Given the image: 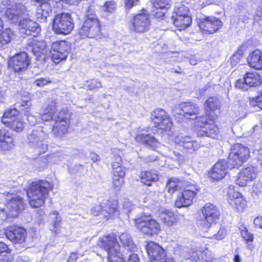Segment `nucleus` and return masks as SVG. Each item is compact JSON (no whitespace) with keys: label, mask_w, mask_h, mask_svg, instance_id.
I'll return each mask as SVG.
<instances>
[{"label":"nucleus","mask_w":262,"mask_h":262,"mask_svg":"<svg viewBox=\"0 0 262 262\" xmlns=\"http://www.w3.org/2000/svg\"><path fill=\"white\" fill-rule=\"evenodd\" d=\"M201 111V109L198 104L186 102L175 105L172 109V113L179 122H183L184 119H194V124L200 128L196 133L198 136L216 138L219 132L217 126L212 119L207 120L206 117L199 116Z\"/></svg>","instance_id":"1"},{"label":"nucleus","mask_w":262,"mask_h":262,"mask_svg":"<svg viewBox=\"0 0 262 262\" xmlns=\"http://www.w3.org/2000/svg\"><path fill=\"white\" fill-rule=\"evenodd\" d=\"M98 245L107 252L108 262H140L137 254L130 252L125 255L120 252V245L114 234L103 236Z\"/></svg>","instance_id":"2"},{"label":"nucleus","mask_w":262,"mask_h":262,"mask_svg":"<svg viewBox=\"0 0 262 262\" xmlns=\"http://www.w3.org/2000/svg\"><path fill=\"white\" fill-rule=\"evenodd\" d=\"M56 110V102L55 101H52L43 106V112L39 114V117L43 121H49L54 119L55 123L52 128L53 132L55 135L60 136L68 131L69 115L67 111L63 110L55 116Z\"/></svg>","instance_id":"3"},{"label":"nucleus","mask_w":262,"mask_h":262,"mask_svg":"<svg viewBox=\"0 0 262 262\" xmlns=\"http://www.w3.org/2000/svg\"><path fill=\"white\" fill-rule=\"evenodd\" d=\"M53 188V184L47 181L41 180L33 182L27 191L30 205L34 208L42 206L49 191Z\"/></svg>","instance_id":"4"},{"label":"nucleus","mask_w":262,"mask_h":262,"mask_svg":"<svg viewBox=\"0 0 262 262\" xmlns=\"http://www.w3.org/2000/svg\"><path fill=\"white\" fill-rule=\"evenodd\" d=\"M135 224L140 232L147 235L157 234L161 230L159 223L150 214L144 213L135 220Z\"/></svg>","instance_id":"5"},{"label":"nucleus","mask_w":262,"mask_h":262,"mask_svg":"<svg viewBox=\"0 0 262 262\" xmlns=\"http://www.w3.org/2000/svg\"><path fill=\"white\" fill-rule=\"evenodd\" d=\"M249 148L241 144H234L231 149L228 163L230 169L238 167L249 158Z\"/></svg>","instance_id":"6"},{"label":"nucleus","mask_w":262,"mask_h":262,"mask_svg":"<svg viewBox=\"0 0 262 262\" xmlns=\"http://www.w3.org/2000/svg\"><path fill=\"white\" fill-rule=\"evenodd\" d=\"M74 28V23L71 14L60 13L57 14L53 20V30L57 34L67 35Z\"/></svg>","instance_id":"7"},{"label":"nucleus","mask_w":262,"mask_h":262,"mask_svg":"<svg viewBox=\"0 0 262 262\" xmlns=\"http://www.w3.org/2000/svg\"><path fill=\"white\" fill-rule=\"evenodd\" d=\"M151 119L155 126L159 129L169 131L173 125L172 120L168 113L162 109L157 108L152 112Z\"/></svg>","instance_id":"8"},{"label":"nucleus","mask_w":262,"mask_h":262,"mask_svg":"<svg viewBox=\"0 0 262 262\" xmlns=\"http://www.w3.org/2000/svg\"><path fill=\"white\" fill-rule=\"evenodd\" d=\"M202 212L203 219L201 224L206 229L218 221L221 214L219 209L211 203L206 204L202 209Z\"/></svg>","instance_id":"9"},{"label":"nucleus","mask_w":262,"mask_h":262,"mask_svg":"<svg viewBox=\"0 0 262 262\" xmlns=\"http://www.w3.org/2000/svg\"><path fill=\"white\" fill-rule=\"evenodd\" d=\"M79 35L82 39L93 38L100 35V24L98 19H85L83 26L79 30Z\"/></svg>","instance_id":"10"},{"label":"nucleus","mask_w":262,"mask_h":262,"mask_svg":"<svg viewBox=\"0 0 262 262\" xmlns=\"http://www.w3.org/2000/svg\"><path fill=\"white\" fill-rule=\"evenodd\" d=\"M200 191L199 188L194 184L187 186L177 197L175 205L178 208L187 207L190 205L196 194Z\"/></svg>","instance_id":"11"},{"label":"nucleus","mask_w":262,"mask_h":262,"mask_svg":"<svg viewBox=\"0 0 262 262\" xmlns=\"http://www.w3.org/2000/svg\"><path fill=\"white\" fill-rule=\"evenodd\" d=\"M46 135L40 128L33 129L32 133L29 134L28 140L30 145L36 150L39 154L44 153L48 149V145L43 140Z\"/></svg>","instance_id":"12"},{"label":"nucleus","mask_w":262,"mask_h":262,"mask_svg":"<svg viewBox=\"0 0 262 262\" xmlns=\"http://www.w3.org/2000/svg\"><path fill=\"white\" fill-rule=\"evenodd\" d=\"M145 248L152 262H174L173 258L167 257L165 250L154 242H148Z\"/></svg>","instance_id":"13"},{"label":"nucleus","mask_w":262,"mask_h":262,"mask_svg":"<svg viewBox=\"0 0 262 262\" xmlns=\"http://www.w3.org/2000/svg\"><path fill=\"white\" fill-rule=\"evenodd\" d=\"M130 29L134 32L141 33L148 31L150 25V16L143 10L141 14L136 15L131 20Z\"/></svg>","instance_id":"14"},{"label":"nucleus","mask_w":262,"mask_h":262,"mask_svg":"<svg viewBox=\"0 0 262 262\" xmlns=\"http://www.w3.org/2000/svg\"><path fill=\"white\" fill-rule=\"evenodd\" d=\"M6 206L9 211V215L16 217L20 211L24 208L23 198L16 194L8 193L6 195Z\"/></svg>","instance_id":"15"},{"label":"nucleus","mask_w":262,"mask_h":262,"mask_svg":"<svg viewBox=\"0 0 262 262\" xmlns=\"http://www.w3.org/2000/svg\"><path fill=\"white\" fill-rule=\"evenodd\" d=\"M26 12V7L23 4L15 3L8 5L5 16L11 23L15 24L25 16Z\"/></svg>","instance_id":"16"},{"label":"nucleus","mask_w":262,"mask_h":262,"mask_svg":"<svg viewBox=\"0 0 262 262\" xmlns=\"http://www.w3.org/2000/svg\"><path fill=\"white\" fill-rule=\"evenodd\" d=\"M30 63V59L25 52L16 54L9 61L10 67L12 68L15 72L18 73L25 72Z\"/></svg>","instance_id":"17"},{"label":"nucleus","mask_w":262,"mask_h":262,"mask_svg":"<svg viewBox=\"0 0 262 262\" xmlns=\"http://www.w3.org/2000/svg\"><path fill=\"white\" fill-rule=\"evenodd\" d=\"M70 50V47L65 41H59L53 42L51 46L50 53L55 63L66 59Z\"/></svg>","instance_id":"18"},{"label":"nucleus","mask_w":262,"mask_h":262,"mask_svg":"<svg viewBox=\"0 0 262 262\" xmlns=\"http://www.w3.org/2000/svg\"><path fill=\"white\" fill-rule=\"evenodd\" d=\"M18 26L19 32L23 37L38 33L40 31L38 24L28 17L21 19Z\"/></svg>","instance_id":"19"},{"label":"nucleus","mask_w":262,"mask_h":262,"mask_svg":"<svg viewBox=\"0 0 262 262\" xmlns=\"http://www.w3.org/2000/svg\"><path fill=\"white\" fill-rule=\"evenodd\" d=\"M230 204L238 211H243L246 206V201L239 192L234 190V186L230 185L227 192Z\"/></svg>","instance_id":"20"},{"label":"nucleus","mask_w":262,"mask_h":262,"mask_svg":"<svg viewBox=\"0 0 262 262\" xmlns=\"http://www.w3.org/2000/svg\"><path fill=\"white\" fill-rule=\"evenodd\" d=\"M223 26L222 22L219 19L213 16H209L205 18L200 23V29L210 34H212L217 31Z\"/></svg>","instance_id":"21"},{"label":"nucleus","mask_w":262,"mask_h":262,"mask_svg":"<svg viewBox=\"0 0 262 262\" xmlns=\"http://www.w3.org/2000/svg\"><path fill=\"white\" fill-rule=\"evenodd\" d=\"M8 239L14 244H22L27 236L26 231L21 227L11 226L6 231Z\"/></svg>","instance_id":"22"},{"label":"nucleus","mask_w":262,"mask_h":262,"mask_svg":"<svg viewBox=\"0 0 262 262\" xmlns=\"http://www.w3.org/2000/svg\"><path fill=\"white\" fill-rule=\"evenodd\" d=\"M257 176V170L255 167L250 165L243 169L239 173L236 183L239 186L244 187L249 182L255 179Z\"/></svg>","instance_id":"23"},{"label":"nucleus","mask_w":262,"mask_h":262,"mask_svg":"<svg viewBox=\"0 0 262 262\" xmlns=\"http://www.w3.org/2000/svg\"><path fill=\"white\" fill-rule=\"evenodd\" d=\"M228 166V161L225 160H219L212 167L209 172V176L213 180L217 181L225 177L227 173Z\"/></svg>","instance_id":"24"},{"label":"nucleus","mask_w":262,"mask_h":262,"mask_svg":"<svg viewBox=\"0 0 262 262\" xmlns=\"http://www.w3.org/2000/svg\"><path fill=\"white\" fill-rule=\"evenodd\" d=\"M102 206L103 207L102 215L105 220L119 215L118 203L117 200H107L105 202L102 203Z\"/></svg>","instance_id":"25"},{"label":"nucleus","mask_w":262,"mask_h":262,"mask_svg":"<svg viewBox=\"0 0 262 262\" xmlns=\"http://www.w3.org/2000/svg\"><path fill=\"white\" fill-rule=\"evenodd\" d=\"M204 107L206 112V116L205 117H206L207 120L211 119L214 121L212 117V113H214L215 111L220 110L221 102L217 97H211L205 101Z\"/></svg>","instance_id":"26"},{"label":"nucleus","mask_w":262,"mask_h":262,"mask_svg":"<svg viewBox=\"0 0 262 262\" xmlns=\"http://www.w3.org/2000/svg\"><path fill=\"white\" fill-rule=\"evenodd\" d=\"M14 146L13 139L11 134L6 129H0V149L8 151Z\"/></svg>","instance_id":"27"},{"label":"nucleus","mask_w":262,"mask_h":262,"mask_svg":"<svg viewBox=\"0 0 262 262\" xmlns=\"http://www.w3.org/2000/svg\"><path fill=\"white\" fill-rule=\"evenodd\" d=\"M136 140L145 144L148 148L156 150L160 145L158 140L150 134H139L136 136Z\"/></svg>","instance_id":"28"},{"label":"nucleus","mask_w":262,"mask_h":262,"mask_svg":"<svg viewBox=\"0 0 262 262\" xmlns=\"http://www.w3.org/2000/svg\"><path fill=\"white\" fill-rule=\"evenodd\" d=\"M248 65L257 70H262V51L255 50L247 57Z\"/></svg>","instance_id":"29"},{"label":"nucleus","mask_w":262,"mask_h":262,"mask_svg":"<svg viewBox=\"0 0 262 262\" xmlns=\"http://www.w3.org/2000/svg\"><path fill=\"white\" fill-rule=\"evenodd\" d=\"M52 13V8L48 2H42L36 11V17L38 21L46 22L47 18Z\"/></svg>","instance_id":"30"},{"label":"nucleus","mask_w":262,"mask_h":262,"mask_svg":"<svg viewBox=\"0 0 262 262\" xmlns=\"http://www.w3.org/2000/svg\"><path fill=\"white\" fill-rule=\"evenodd\" d=\"M4 22L0 18V31L3 29ZM14 36L13 32L10 28H6L0 34V49H4L10 42Z\"/></svg>","instance_id":"31"},{"label":"nucleus","mask_w":262,"mask_h":262,"mask_svg":"<svg viewBox=\"0 0 262 262\" xmlns=\"http://www.w3.org/2000/svg\"><path fill=\"white\" fill-rule=\"evenodd\" d=\"M173 24L179 30H183L188 27L191 24L192 19L190 15L171 16Z\"/></svg>","instance_id":"32"},{"label":"nucleus","mask_w":262,"mask_h":262,"mask_svg":"<svg viewBox=\"0 0 262 262\" xmlns=\"http://www.w3.org/2000/svg\"><path fill=\"white\" fill-rule=\"evenodd\" d=\"M113 184L115 188L120 190L124 183L125 171L124 168L113 169Z\"/></svg>","instance_id":"33"},{"label":"nucleus","mask_w":262,"mask_h":262,"mask_svg":"<svg viewBox=\"0 0 262 262\" xmlns=\"http://www.w3.org/2000/svg\"><path fill=\"white\" fill-rule=\"evenodd\" d=\"M175 142L183 146L186 149L194 148L196 143L189 136H184L182 134L178 135L175 138Z\"/></svg>","instance_id":"34"},{"label":"nucleus","mask_w":262,"mask_h":262,"mask_svg":"<svg viewBox=\"0 0 262 262\" xmlns=\"http://www.w3.org/2000/svg\"><path fill=\"white\" fill-rule=\"evenodd\" d=\"M244 76L249 87L257 86L262 83L261 77L256 72H247Z\"/></svg>","instance_id":"35"},{"label":"nucleus","mask_w":262,"mask_h":262,"mask_svg":"<svg viewBox=\"0 0 262 262\" xmlns=\"http://www.w3.org/2000/svg\"><path fill=\"white\" fill-rule=\"evenodd\" d=\"M30 48V50L37 57H41L42 55L45 56L47 53L46 44L45 41H34Z\"/></svg>","instance_id":"36"},{"label":"nucleus","mask_w":262,"mask_h":262,"mask_svg":"<svg viewBox=\"0 0 262 262\" xmlns=\"http://www.w3.org/2000/svg\"><path fill=\"white\" fill-rule=\"evenodd\" d=\"M140 177L141 182L148 186L151 185L152 182L158 180V175L155 171H142Z\"/></svg>","instance_id":"37"},{"label":"nucleus","mask_w":262,"mask_h":262,"mask_svg":"<svg viewBox=\"0 0 262 262\" xmlns=\"http://www.w3.org/2000/svg\"><path fill=\"white\" fill-rule=\"evenodd\" d=\"M2 122L17 132H21L24 127V122L18 117L15 118L12 121L11 119L5 120V119H2Z\"/></svg>","instance_id":"38"},{"label":"nucleus","mask_w":262,"mask_h":262,"mask_svg":"<svg viewBox=\"0 0 262 262\" xmlns=\"http://www.w3.org/2000/svg\"><path fill=\"white\" fill-rule=\"evenodd\" d=\"M161 218L165 225L171 227L177 224L179 221L178 217L174 213L169 210H166L161 214Z\"/></svg>","instance_id":"39"},{"label":"nucleus","mask_w":262,"mask_h":262,"mask_svg":"<svg viewBox=\"0 0 262 262\" xmlns=\"http://www.w3.org/2000/svg\"><path fill=\"white\" fill-rule=\"evenodd\" d=\"M208 229V232H210L209 237L218 240L223 239L226 236L227 232V230L225 227H221L218 230V228L215 229L214 227L211 226Z\"/></svg>","instance_id":"40"},{"label":"nucleus","mask_w":262,"mask_h":262,"mask_svg":"<svg viewBox=\"0 0 262 262\" xmlns=\"http://www.w3.org/2000/svg\"><path fill=\"white\" fill-rule=\"evenodd\" d=\"M247 5L244 3H241L239 4L238 17L244 23H247L248 20L251 18L252 14L246 8Z\"/></svg>","instance_id":"41"},{"label":"nucleus","mask_w":262,"mask_h":262,"mask_svg":"<svg viewBox=\"0 0 262 262\" xmlns=\"http://www.w3.org/2000/svg\"><path fill=\"white\" fill-rule=\"evenodd\" d=\"M121 243L127 250H132L135 248L133 239L129 234L127 232L122 233L119 236Z\"/></svg>","instance_id":"42"},{"label":"nucleus","mask_w":262,"mask_h":262,"mask_svg":"<svg viewBox=\"0 0 262 262\" xmlns=\"http://www.w3.org/2000/svg\"><path fill=\"white\" fill-rule=\"evenodd\" d=\"M193 257L195 262H216V260L210 256L207 255V253L201 251L196 252L193 253Z\"/></svg>","instance_id":"43"},{"label":"nucleus","mask_w":262,"mask_h":262,"mask_svg":"<svg viewBox=\"0 0 262 262\" xmlns=\"http://www.w3.org/2000/svg\"><path fill=\"white\" fill-rule=\"evenodd\" d=\"M183 15H189L188 7L180 3L177 4L173 9L171 16H183Z\"/></svg>","instance_id":"44"},{"label":"nucleus","mask_w":262,"mask_h":262,"mask_svg":"<svg viewBox=\"0 0 262 262\" xmlns=\"http://www.w3.org/2000/svg\"><path fill=\"white\" fill-rule=\"evenodd\" d=\"M178 180L176 178H171L167 182L166 189L170 193H173L178 190L179 185Z\"/></svg>","instance_id":"45"},{"label":"nucleus","mask_w":262,"mask_h":262,"mask_svg":"<svg viewBox=\"0 0 262 262\" xmlns=\"http://www.w3.org/2000/svg\"><path fill=\"white\" fill-rule=\"evenodd\" d=\"M117 6V5L114 1H108L104 3L102 8L104 11L112 13L116 11Z\"/></svg>","instance_id":"46"},{"label":"nucleus","mask_w":262,"mask_h":262,"mask_svg":"<svg viewBox=\"0 0 262 262\" xmlns=\"http://www.w3.org/2000/svg\"><path fill=\"white\" fill-rule=\"evenodd\" d=\"M85 86L90 90H93L95 89H98L102 87V84L98 79H93L88 81L85 84Z\"/></svg>","instance_id":"47"},{"label":"nucleus","mask_w":262,"mask_h":262,"mask_svg":"<svg viewBox=\"0 0 262 262\" xmlns=\"http://www.w3.org/2000/svg\"><path fill=\"white\" fill-rule=\"evenodd\" d=\"M17 114L18 111L16 109H10L4 112L2 119H5V120L11 119L12 121L14 120L13 118H16Z\"/></svg>","instance_id":"48"},{"label":"nucleus","mask_w":262,"mask_h":262,"mask_svg":"<svg viewBox=\"0 0 262 262\" xmlns=\"http://www.w3.org/2000/svg\"><path fill=\"white\" fill-rule=\"evenodd\" d=\"M241 233L242 237L247 242H252L253 239V234L249 232L246 227L242 226L241 227Z\"/></svg>","instance_id":"49"},{"label":"nucleus","mask_w":262,"mask_h":262,"mask_svg":"<svg viewBox=\"0 0 262 262\" xmlns=\"http://www.w3.org/2000/svg\"><path fill=\"white\" fill-rule=\"evenodd\" d=\"M92 18L94 19H98L95 14V10L93 6H90L88 7L86 12V19L92 21Z\"/></svg>","instance_id":"50"},{"label":"nucleus","mask_w":262,"mask_h":262,"mask_svg":"<svg viewBox=\"0 0 262 262\" xmlns=\"http://www.w3.org/2000/svg\"><path fill=\"white\" fill-rule=\"evenodd\" d=\"M152 5L157 9H160L161 10H165L168 4L162 0H155L152 3Z\"/></svg>","instance_id":"51"},{"label":"nucleus","mask_w":262,"mask_h":262,"mask_svg":"<svg viewBox=\"0 0 262 262\" xmlns=\"http://www.w3.org/2000/svg\"><path fill=\"white\" fill-rule=\"evenodd\" d=\"M50 83L51 80L49 78H40L34 81V84L39 87H42Z\"/></svg>","instance_id":"52"},{"label":"nucleus","mask_w":262,"mask_h":262,"mask_svg":"<svg viewBox=\"0 0 262 262\" xmlns=\"http://www.w3.org/2000/svg\"><path fill=\"white\" fill-rule=\"evenodd\" d=\"M235 87L243 90H247L248 89V84L245 82V77L242 79H238L235 82Z\"/></svg>","instance_id":"53"},{"label":"nucleus","mask_w":262,"mask_h":262,"mask_svg":"<svg viewBox=\"0 0 262 262\" xmlns=\"http://www.w3.org/2000/svg\"><path fill=\"white\" fill-rule=\"evenodd\" d=\"M103 207L102 204L94 206L91 209V214L94 216H98L100 214L102 215Z\"/></svg>","instance_id":"54"},{"label":"nucleus","mask_w":262,"mask_h":262,"mask_svg":"<svg viewBox=\"0 0 262 262\" xmlns=\"http://www.w3.org/2000/svg\"><path fill=\"white\" fill-rule=\"evenodd\" d=\"M134 207V205L129 200H126L124 201L123 208L124 212L127 214L129 213Z\"/></svg>","instance_id":"55"},{"label":"nucleus","mask_w":262,"mask_h":262,"mask_svg":"<svg viewBox=\"0 0 262 262\" xmlns=\"http://www.w3.org/2000/svg\"><path fill=\"white\" fill-rule=\"evenodd\" d=\"M53 215H55V219H53L54 228L52 229V230H53L55 232H57V228H58L60 225L61 218L60 216H58V214L56 211L53 212Z\"/></svg>","instance_id":"56"},{"label":"nucleus","mask_w":262,"mask_h":262,"mask_svg":"<svg viewBox=\"0 0 262 262\" xmlns=\"http://www.w3.org/2000/svg\"><path fill=\"white\" fill-rule=\"evenodd\" d=\"M119 168H123L122 167V159L120 156H116L112 164V168L117 169Z\"/></svg>","instance_id":"57"},{"label":"nucleus","mask_w":262,"mask_h":262,"mask_svg":"<svg viewBox=\"0 0 262 262\" xmlns=\"http://www.w3.org/2000/svg\"><path fill=\"white\" fill-rule=\"evenodd\" d=\"M25 115L27 116L29 122L32 125H34L38 122L37 118L36 116L32 115L28 111H26V112L25 113Z\"/></svg>","instance_id":"58"},{"label":"nucleus","mask_w":262,"mask_h":262,"mask_svg":"<svg viewBox=\"0 0 262 262\" xmlns=\"http://www.w3.org/2000/svg\"><path fill=\"white\" fill-rule=\"evenodd\" d=\"M140 0H125V8L130 10L133 7L139 4Z\"/></svg>","instance_id":"59"},{"label":"nucleus","mask_w":262,"mask_h":262,"mask_svg":"<svg viewBox=\"0 0 262 262\" xmlns=\"http://www.w3.org/2000/svg\"><path fill=\"white\" fill-rule=\"evenodd\" d=\"M256 21L262 27V9L257 10L256 12V15L254 17V23H255Z\"/></svg>","instance_id":"60"},{"label":"nucleus","mask_w":262,"mask_h":262,"mask_svg":"<svg viewBox=\"0 0 262 262\" xmlns=\"http://www.w3.org/2000/svg\"><path fill=\"white\" fill-rule=\"evenodd\" d=\"M9 252L7 245L3 242H0V255H7Z\"/></svg>","instance_id":"61"},{"label":"nucleus","mask_w":262,"mask_h":262,"mask_svg":"<svg viewBox=\"0 0 262 262\" xmlns=\"http://www.w3.org/2000/svg\"><path fill=\"white\" fill-rule=\"evenodd\" d=\"M253 100L256 103L257 105L262 109V90L260 91L257 96L253 98Z\"/></svg>","instance_id":"62"},{"label":"nucleus","mask_w":262,"mask_h":262,"mask_svg":"<svg viewBox=\"0 0 262 262\" xmlns=\"http://www.w3.org/2000/svg\"><path fill=\"white\" fill-rule=\"evenodd\" d=\"M7 215H9L8 210L0 208V221L6 219Z\"/></svg>","instance_id":"63"},{"label":"nucleus","mask_w":262,"mask_h":262,"mask_svg":"<svg viewBox=\"0 0 262 262\" xmlns=\"http://www.w3.org/2000/svg\"><path fill=\"white\" fill-rule=\"evenodd\" d=\"M254 224L256 227L262 228V216L256 217L254 220Z\"/></svg>","instance_id":"64"}]
</instances>
